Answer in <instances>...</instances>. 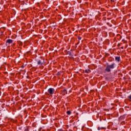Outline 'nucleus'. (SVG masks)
<instances>
[{
    "instance_id": "obj_1",
    "label": "nucleus",
    "mask_w": 131,
    "mask_h": 131,
    "mask_svg": "<svg viewBox=\"0 0 131 131\" xmlns=\"http://www.w3.org/2000/svg\"><path fill=\"white\" fill-rule=\"evenodd\" d=\"M115 68V63H112L111 64H107L105 69L106 72H111V69H114Z\"/></svg>"
},
{
    "instance_id": "obj_2",
    "label": "nucleus",
    "mask_w": 131,
    "mask_h": 131,
    "mask_svg": "<svg viewBox=\"0 0 131 131\" xmlns=\"http://www.w3.org/2000/svg\"><path fill=\"white\" fill-rule=\"evenodd\" d=\"M48 93H49L50 95H54L55 93V89H54L53 88H49L48 90Z\"/></svg>"
},
{
    "instance_id": "obj_3",
    "label": "nucleus",
    "mask_w": 131,
    "mask_h": 131,
    "mask_svg": "<svg viewBox=\"0 0 131 131\" xmlns=\"http://www.w3.org/2000/svg\"><path fill=\"white\" fill-rule=\"evenodd\" d=\"M18 68H22V69H24V66L21 61H19L18 62Z\"/></svg>"
},
{
    "instance_id": "obj_4",
    "label": "nucleus",
    "mask_w": 131,
    "mask_h": 131,
    "mask_svg": "<svg viewBox=\"0 0 131 131\" xmlns=\"http://www.w3.org/2000/svg\"><path fill=\"white\" fill-rule=\"evenodd\" d=\"M43 63H45V60H39L37 61V64H38V65H42V64H43Z\"/></svg>"
},
{
    "instance_id": "obj_5",
    "label": "nucleus",
    "mask_w": 131,
    "mask_h": 131,
    "mask_svg": "<svg viewBox=\"0 0 131 131\" xmlns=\"http://www.w3.org/2000/svg\"><path fill=\"white\" fill-rule=\"evenodd\" d=\"M116 61H117V62H119L120 61V57L119 56H116L115 57Z\"/></svg>"
},
{
    "instance_id": "obj_6",
    "label": "nucleus",
    "mask_w": 131,
    "mask_h": 131,
    "mask_svg": "<svg viewBox=\"0 0 131 131\" xmlns=\"http://www.w3.org/2000/svg\"><path fill=\"white\" fill-rule=\"evenodd\" d=\"M6 42L7 43H12V42H13V40L11 39H8V40H7Z\"/></svg>"
},
{
    "instance_id": "obj_7",
    "label": "nucleus",
    "mask_w": 131,
    "mask_h": 131,
    "mask_svg": "<svg viewBox=\"0 0 131 131\" xmlns=\"http://www.w3.org/2000/svg\"><path fill=\"white\" fill-rule=\"evenodd\" d=\"M85 73H90L91 70H90V69L85 70Z\"/></svg>"
},
{
    "instance_id": "obj_8",
    "label": "nucleus",
    "mask_w": 131,
    "mask_h": 131,
    "mask_svg": "<svg viewBox=\"0 0 131 131\" xmlns=\"http://www.w3.org/2000/svg\"><path fill=\"white\" fill-rule=\"evenodd\" d=\"M17 43H18L19 46H22L23 43H22V42L20 41H17Z\"/></svg>"
},
{
    "instance_id": "obj_9",
    "label": "nucleus",
    "mask_w": 131,
    "mask_h": 131,
    "mask_svg": "<svg viewBox=\"0 0 131 131\" xmlns=\"http://www.w3.org/2000/svg\"><path fill=\"white\" fill-rule=\"evenodd\" d=\"M67 114H68V115H70V114H71V112L70 111H68L67 112Z\"/></svg>"
},
{
    "instance_id": "obj_10",
    "label": "nucleus",
    "mask_w": 131,
    "mask_h": 131,
    "mask_svg": "<svg viewBox=\"0 0 131 131\" xmlns=\"http://www.w3.org/2000/svg\"><path fill=\"white\" fill-rule=\"evenodd\" d=\"M103 128H104L102 127H98L97 128V129H98V130H101V129H103Z\"/></svg>"
},
{
    "instance_id": "obj_11",
    "label": "nucleus",
    "mask_w": 131,
    "mask_h": 131,
    "mask_svg": "<svg viewBox=\"0 0 131 131\" xmlns=\"http://www.w3.org/2000/svg\"><path fill=\"white\" fill-rule=\"evenodd\" d=\"M123 118H124V117H123V116H121V117H120V118H119V120H122V119H123Z\"/></svg>"
},
{
    "instance_id": "obj_12",
    "label": "nucleus",
    "mask_w": 131,
    "mask_h": 131,
    "mask_svg": "<svg viewBox=\"0 0 131 131\" xmlns=\"http://www.w3.org/2000/svg\"><path fill=\"white\" fill-rule=\"evenodd\" d=\"M122 45V43H118V45H117V47H119L120 46H121Z\"/></svg>"
},
{
    "instance_id": "obj_13",
    "label": "nucleus",
    "mask_w": 131,
    "mask_h": 131,
    "mask_svg": "<svg viewBox=\"0 0 131 131\" xmlns=\"http://www.w3.org/2000/svg\"><path fill=\"white\" fill-rule=\"evenodd\" d=\"M78 39H79V40H81V37L78 36Z\"/></svg>"
},
{
    "instance_id": "obj_14",
    "label": "nucleus",
    "mask_w": 131,
    "mask_h": 131,
    "mask_svg": "<svg viewBox=\"0 0 131 131\" xmlns=\"http://www.w3.org/2000/svg\"><path fill=\"white\" fill-rule=\"evenodd\" d=\"M63 93H64L65 94H67V90H63Z\"/></svg>"
},
{
    "instance_id": "obj_15",
    "label": "nucleus",
    "mask_w": 131,
    "mask_h": 131,
    "mask_svg": "<svg viewBox=\"0 0 131 131\" xmlns=\"http://www.w3.org/2000/svg\"><path fill=\"white\" fill-rule=\"evenodd\" d=\"M41 129H42V128H41V127H40V128H39V129H38V131H41Z\"/></svg>"
},
{
    "instance_id": "obj_16",
    "label": "nucleus",
    "mask_w": 131,
    "mask_h": 131,
    "mask_svg": "<svg viewBox=\"0 0 131 131\" xmlns=\"http://www.w3.org/2000/svg\"><path fill=\"white\" fill-rule=\"evenodd\" d=\"M25 131H29V130L28 129V128L25 129Z\"/></svg>"
},
{
    "instance_id": "obj_17",
    "label": "nucleus",
    "mask_w": 131,
    "mask_h": 131,
    "mask_svg": "<svg viewBox=\"0 0 131 131\" xmlns=\"http://www.w3.org/2000/svg\"><path fill=\"white\" fill-rule=\"evenodd\" d=\"M121 49H122V50H123V49H124V47H121Z\"/></svg>"
},
{
    "instance_id": "obj_18",
    "label": "nucleus",
    "mask_w": 131,
    "mask_h": 131,
    "mask_svg": "<svg viewBox=\"0 0 131 131\" xmlns=\"http://www.w3.org/2000/svg\"><path fill=\"white\" fill-rule=\"evenodd\" d=\"M18 57H19V56H20V55H19V54H18Z\"/></svg>"
},
{
    "instance_id": "obj_19",
    "label": "nucleus",
    "mask_w": 131,
    "mask_h": 131,
    "mask_svg": "<svg viewBox=\"0 0 131 131\" xmlns=\"http://www.w3.org/2000/svg\"><path fill=\"white\" fill-rule=\"evenodd\" d=\"M19 70H20V71H21V70H21V69H19Z\"/></svg>"
},
{
    "instance_id": "obj_20",
    "label": "nucleus",
    "mask_w": 131,
    "mask_h": 131,
    "mask_svg": "<svg viewBox=\"0 0 131 131\" xmlns=\"http://www.w3.org/2000/svg\"><path fill=\"white\" fill-rule=\"evenodd\" d=\"M19 74H20V72H18Z\"/></svg>"
},
{
    "instance_id": "obj_21",
    "label": "nucleus",
    "mask_w": 131,
    "mask_h": 131,
    "mask_svg": "<svg viewBox=\"0 0 131 131\" xmlns=\"http://www.w3.org/2000/svg\"><path fill=\"white\" fill-rule=\"evenodd\" d=\"M17 69H19L17 68Z\"/></svg>"
}]
</instances>
